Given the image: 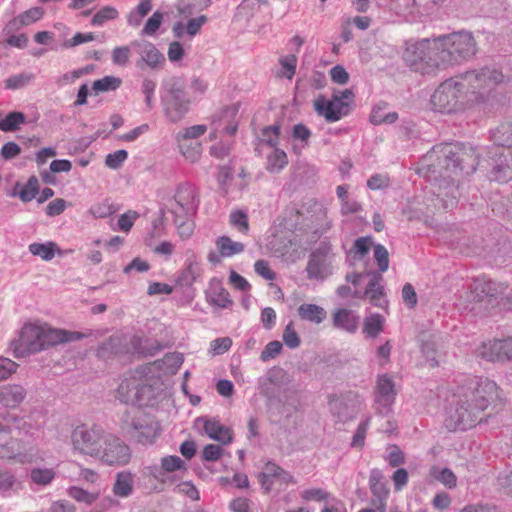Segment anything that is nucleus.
<instances>
[{"label":"nucleus","mask_w":512,"mask_h":512,"mask_svg":"<svg viewBox=\"0 0 512 512\" xmlns=\"http://www.w3.org/2000/svg\"><path fill=\"white\" fill-rule=\"evenodd\" d=\"M504 78L502 72L489 67L449 78L431 95V107L443 114L463 113L482 103Z\"/></svg>","instance_id":"nucleus-1"},{"label":"nucleus","mask_w":512,"mask_h":512,"mask_svg":"<svg viewBox=\"0 0 512 512\" xmlns=\"http://www.w3.org/2000/svg\"><path fill=\"white\" fill-rule=\"evenodd\" d=\"M505 400L496 382L487 378H469L448 399L445 425L449 430H467L487 416L499 412Z\"/></svg>","instance_id":"nucleus-2"},{"label":"nucleus","mask_w":512,"mask_h":512,"mask_svg":"<svg viewBox=\"0 0 512 512\" xmlns=\"http://www.w3.org/2000/svg\"><path fill=\"white\" fill-rule=\"evenodd\" d=\"M429 162L433 164V172L439 173L443 177L445 192H442V185L439 183L431 184L430 188L425 190L421 200L417 201L416 210L424 216L433 215L440 209H447L453 205V200H446L443 196L453 195L455 186L453 176L457 175L458 170L465 167L471 170L475 169L476 156L472 149H466L459 144H442L434 147L426 156Z\"/></svg>","instance_id":"nucleus-3"},{"label":"nucleus","mask_w":512,"mask_h":512,"mask_svg":"<svg viewBox=\"0 0 512 512\" xmlns=\"http://www.w3.org/2000/svg\"><path fill=\"white\" fill-rule=\"evenodd\" d=\"M437 42L434 39L409 40L405 43L402 58L414 72L434 75L442 70Z\"/></svg>","instance_id":"nucleus-4"},{"label":"nucleus","mask_w":512,"mask_h":512,"mask_svg":"<svg viewBox=\"0 0 512 512\" xmlns=\"http://www.w3.org/2000/svg\"><path fill=\"white\" fill-rule=\"evenodd\" d=\"M438 46L442 69L458 64L473 57L477 52V44L473 35L460 31L435 38Z\"/></svg>","instance_id":"nucleus-5"},{"label":"nucleus","mask_w":512,"mask_h":512,"mask_svg":"<svg viewBox=\"0 0 512 512\" xmlns=\"http://www.w3.org/2000/svg\"><path fill=\"white\" fill-rule=\"evenodd\" d=\"M106 432L103 427L96 424L77 425L70 435L73 451L95 459L101 448Z\"/></svg>","instance_id":"nucleus-6"},{"label":"nucleus","mask_w":512,"mask_h":512,"mask_svg":"<svg viewBox=\"0 0 512 512\" xmlns=\"http://www.w3.org/2000/svg\"><path fill=\"white\" fill-rule=\"evenodd\" d=\"M354 98L355 95L350 89L335 93L330 100L324 96H319L314 101V109L327 121L335 122L350 112Z\"/></svg>","instance_id":"nucleus-7"},{"label":"nucleus","mask_w":512,"mask_h":512,"mask_svg":"<svg viewBox=\"0 0 512 512\" xmlns=\"http://www.w3.org/2000/svg\"><path fill=\"white\" fill-rule=\"evenodd\" d=\"M131 457L130 447L118 436L107 431L95 459L107 466L120 467L127 465Z\"/></svg>","instance_id":"nucleus-8"},{"label":"nucleus","mask_w":512,"mask_h":512,"mask_svg":"<svg viewBox=\"0 0 512 512\" xmlns=\"http://www.w3.org/2000/svg\"><path fill=\"white\" fill-rule=\"evenodd\" d=\"M152 388L144 384L141 377L130 374L123 378L116 390V397L125 404L144 405L150 398Z\"/></svg>","instance_id":"nucleus-9"},{"label":"nucleus","mask_w":512,"mask_h":512,"mask_svg":"<svg viewBox=\"0 0 512 512\" xmlns=\"http://www.w3.org/2000/svg\"><path fill=\"white\" fill-rule=\"evenodd\" d=\"M163 103L165 114L171 122H178L184 117L190 102L186 99L182 83L173 80L166 84Z\"/></svg>","instance_id":"nucleus-10"},{"label":"nucleus","mask_w":512,"mask_h":512,"mask_svg":"<svg viewBox=\"0 0 512 512\" xmlns=\"http://www.w3.org/2000/svg\"><path fill=\"white\" fill-rule=\"evenodd\" d=\"M197 188L189 183H181L174 194L172 213L177 219H185L194 216L199 206Z\"/></svg>","instance_id":"nucleus-11"},{"label":"nucleus","mask_w":512,"mask_h":512,"mask_svg":"<svg viewBox=\"0 0 512 512\" xmlns=\"http://www.w3.org/2000/svg\"><path fill=\"white\" fill-rule=\"evenodd\" d=\"M42 326L25 324L19 338L12 343L15 357L23 358L41 351Z\"/></svg>","instance_id":"nucleus-12"},{"label":"nucleus","mask_w":512,"mask_h":512,"mask_svg":"<svg viewBox=\"0 0 512 512\" xmlns=\"http://www.w3.org/2000/svg\"><path fill=\"white\" fill-rule=\"evenodd\" d=\"M335 261L330 244H321L312 254L307 263L306 271L308 278L322 280L330 273Z\"/></svg>","instance_id":"nucleus-13"},{"label":"nucleus","mask_w":512,"mask_h":512,"mask_svg":"<svg viewBox=\"0 0 512 512\" xmlns=\"http://www.w3.org/2000/svg\"><path fill=\"white\" fill-rule=\"evenodd\" d=\"M478 355L490 362L512 361V338L484 342L479 348Z\"/></svg>","instance_id":"nucleus-14"},{"label":"nucleus","mask_w":512,"mask_h":512,"mask_svg":"<svg viewBox=\"0 0 512 512\" xmlns=\"http://www.w3.org/2000/svg\"><path fill=\"white\" fill-rule=\"evenodd\" d=\"M397 389L392 376L383 374L378 376L375 387V404L380 413L389 411L395 402Z\"/></svg>","instance_id":"nucleus-15"},{"label":"nucleus","mask_w":512,"mask_h":512,"mask_svg":"<svg viewBox=\"0 0 512 512\" xmlns=\"http://www.w3.org/2000/svg\"><path fill=\"white\" fill-rule=\"evenodd\" d=\"M492 159L491 179L499 183H507L512 179V150L501 149L495 152Z\"/></svg>","instance_id":"nucleus-16"},{"label":"nucleus","mask_w":512,"mask_h":512,"mask_svg":"<svg viewBox=\"0 0 512 512\" xmlns=\"http://www.w3.org/2000/svg\"><path fill=\"white\" fill-rule=\"evenodd\" d=\"M137 423H133V429L136 431L135 437L142 444L152 443L159 432V425L153 418L146 416L142 411H135Z\"/></svg>","instance_id":"nucleus-17"},{"label":"nucleus","mask_w":512,"mask_h":512,"mask_svg":"<svg viewBox=\"0 0 512 512\" xmlns=\"http://www.w3.org/2000/svg\"><path fill=\"white\" fill-rule=\"evenodd\" d=\"M203 424L205 434L222 445H228L233 441V431L223 425L217 418L202 417L197 420Z\"/></svg>","instance_id":"nucleus-18"},{"label":"nucleus","mask_w":512,"mask_h":512,"mask_svg":"<svg viewBox=\"0 0 512 512\" xmlns=\"http://www.w3.org/2000/svg\"><path fill=\"white\" fill-rule=\"evenodd\" d=\"M79 338H81V334L78 332H67L65 330L52 329L42 326L41 350Z\"/></svg>","instance_id":"nucleus-19"},{"label":"nucleus","mask_w":512,"mask_h":512,"mask_svg":"<svg viewBox=\"0 0 512 512\" xmlns=\"http://www.w3.org/2000/svg\"><path fill=\"white\" fill-rule=\"evenodd\" d=\"M19 446V441L15 439H10L5 444L0 445V458L14 460L22 464L32 463L35 454L31 450L20 452L18 451Z\"/></svg>","instance_id":"nucleus-20"},{"label":"nucleus","mask_w":512,"mask_h":512,"mask_svg":"<svg viewBox=\"0 0 512 512\" xmlns=\"http://www.w3.org/2000/svg\"><path fill=\"white\" fill-rule=\"evenodd\" d=\"M25 389L18 384H7L0 386V404L15 408L25 399Z\"/></svg>","instance_id":"nucleus-21"},{"label":"nucleus","mask_w":512,"mask_h":512,"mask_svg":"<svg viewBox=\"0 0 512 512\" xmlns=\"http://www.w3.org/2000/svg\"><path fill=\"white\" fill-rule=\"evenodd\" d=\"M370 276L371 279L366 287L365 295L369 297L373 304L382 306L381 300L385 297L383 276L379 272H372L370 273Z\"/></svg>","instance_id":"nucleus-22"},{"label":"nucleus","mask_w":512,"mask_h":512,"mask_svg":"<svg viewBox=\"0 0 512 512\" xmlns=\"http://www.w3.org/2000/svg\"><path fill=\"white\" fill-rule=\"evenodd\" d=\"M333 324L336 328L353 333L358 328L359 317L348 309H339L333 315Z\"/></svg>","instance_id":"nucleus-23"},{"label":"nucleus","mask_w":512,"mask_h":512,"mask_svg":"<svg viewBox=\"0 0 512 512\" xmlns=\"http://www.w3.org/2000/svg\"><path fill=\"white\" fill-rule=\"evenodd\" d=\"M298 315L302 320L315 324L322 323L327 316V312L321 306L316 304H302L298 307Z\"/></svg>","instance_id":"nucleus-24"},{"label":"nucleus","mask_w":512,"mask_h":512,"mask_svg":"<svg viewBox=\"0 0 512 512\" xmlns=\"http://www.w3.org/2000/svg\"><path fill=\"white\" fill-rule=\"evenodd\" d=\"M492 140L501 149L512 148V121L501 123L492 132Z\"/></svg>","instance_id":"nucleus-25"},{"label":"nucleus","mask_w":512,"mask_h":512,"mask_svg":"<svg viewBox=\"0 0 512 512\" xmlns=\"http://www.w3.org/2000/svg\"><path fill=\"white\" fill-rule=\"evenodd\" d=\"M216 247L221 257L229 258L244 251V244L233 241L229 236H220L216 240Z\"/></svg>","instance_id":"nucleus-26"},{"label":"nucleus","mask_w":512,"mask_h":512,"mask_svg":"<svg viewBox=\"0 0 512 512\" xmlns=\"http://www.w3.org/2000/svg\"><path fill=\"white\" fill-rule=\"evenodd\" d=\"M43 15V8L33 7L19 14L17 17L13 18L10 21V26L17 29L24 26H28L39 21L43 17Z\"/></svg>","instance_id":"nucleus-27"},{"label":"nucleus","mask_w":512,"mask_h":512,"mask_svg":"<svg viewBox=\"0 0 512 512\" xmlns=\"http://www.w3.org/2000/svg\"><path fill=\"white\" fill-rule=\"evenodd\" d=\"M139 53L142 60L152 68L157 67L164 61V56L149 42L139 44Z\"/></svg>","instance_id":"nucleus-28"},{"label":"nucleus","mask_w":512,"mask_h":512,"mask_svg":"<svg viewBox=\"0 0 512 512\" xmlns=\"http://www.w3.org/2000/svg\"><path fill=\"white\" fill-rule=\"evenodd\" d=\"M133 490V476L129 472H119L113 486V493L119 497H128Z\"/></svg>","instance_id":"nucleus-29"},{"label":"nucleus","mask_w":512,"mask_h":512,"mask_svg":"<svg viewBox=\"0 0 512 512\" xmlns=\"http://www.w3.org/2000/svg\"><path fill=\"white\" fill-rule=\"evenodd\" d=\"M372 247L374 248L372 237H359L354 241L350 249V254L352 255L353 259L362 260L369 253Z\"/></svg>","instance_id":"nucleus-30"},{"label":"nucleus","mask_w":512,"mask_h":512,"mask_svg":"<svg viewBox=\"0 0 512 512\" xmlns=\"http://www.w3.org/2000/svg\"><path fill=\"white\" fill-rule=\"evenodd\" d=\"M26 120L22 112H10L5 118H0V130L3 132H13L19 129Z\"/></svg>","instance_id":"nucleus-31"},{"label":"nucleus","mask_w":512,"mask_h":512,"mask_svg":"<svg viewBox=\"0 0 512 512\" xmlns=\"http://www.w3.org/2000/svg\"><path fill=\"white\" fill-rule=\"evenodd\" d=\"M288 164L286 153L273 147L272 152L267 156V170L270 172H279Z\"/></svg>","instance_id":"nucleus-32"},{"label":"nucleus","mask_w":512,"mask_h":512,"mask_svg":"<svg viewBox=\"0 0 512 512\" xmlns=\"http://www.w3.org/2000/svg\"><path fill=\"white\" fill-rule=\"evenodd\" d=\"M210 303L219 308H228L232 305L229 292L221 285H216L211 288Z\"/></svg>","instance_id":"nucleus-33"},{"label":"nucleus","mask_w":512,"mask_h":512,"mask_svg":"<svg viewBox=\"0 0 512 512\" xmlns=\"http://www.w3.org/2000/svg\"><path fill=\"white\" fill-rule=\"evenodd\" d=\"M119 210V206L112 203L109 199L95 203L89 209V213L95 218H106Z\"/></svg>","instance_id":"nucleus-34"},{"label":"nucleus","mask_w":512,"mask_h":512,"mask_svg":"<svg viewBox=\"0 0 512 512\" xmlns=\"http://www.w3.org/2000/svg\"><path fill=\"white\" fill-rule=\"evenodd\" d=\"M386 105H377L373 108L370 121L374 125H381L384 123H393L397 120L398 114L396 112H385Z\"/></svg>","instance_id":"nucleus-35"},{"label":"nucleus","mask_w":512,"mask_h":512,"mask_svg":"<svg viewBox=\"0 0 512 512\" xmlns=\"http://www.w3.org/2000/svg\"><path fill=\"white\" fill-rule=\"evenodd\" d=\"M238 110L239 108L237 104H233L229 107H226L222 111L221 118L218 120V122H221L222 120L230 119V121L227 122V124L223 128L224 131L229 135H234L237 132L238 123L235 119L238 114Z\"/></svg>","instance_id":"nucleus-36"},{"label":"nucleus","mask_w":512,"mask_h":512,"mask_svg":"<svg viewBox=\"0 0 512 512\" xmlns=\"http://www.w3.org/2000/svg\"><path fill=\"white\" fill-rule=\"evenodd\" d=\"M229 223L241 234L247 235L250 229L248 215L243 210H234L229 215Z\"/></svg>","instance_id":"nucleus-37"},{"label":"nucleus","mask_w":512,"mask_h":512,"mask_svg":"<svg viewBox=\"0 0 512 512\" xmlns=\"http://www.w3.org/2000/svg\"><path fill=\"white\" fill-rule=\"evenodd\" d=\"M297 61V57L294 54L280 57L279 64L281 66V71L279 76L291 80L296 73Z\"/></svg>","instance_id":"nucleus-38"},{"label":"nucleus","mask_w":512,"mask_h":512,"mask_svg":"<svg viewBox=\"0 0 512 512\" xmlns=\"http://www.w3.org/2000/svg\"><path fill=\"white\" fill-rule=\"evenodd\" d=\"M122 81L120 78L114 76H105L102 79L93 82L92 88L96 94L100 92L114 91L118 89Z\"/></svg>","instance_id":"nucleus-39"},{"label":"nucleus","mask_w":512,"mask_h":512,"mask_svg":"<svg viewBox=\"0 0 512 512\" xmlns=\"http://www.w3.org/2000/svg\"><path fill=\"white\" fill-rule=\"evenodd\" d=\"M210 0H181L178 10L181 14L191 15L209 7Z\"/></svg>","instance_id":"nucleus-40"},{"label":"nucleus","mask_w":512,"mask_h":512,"mask_svg":"<svg viewBox=\"0 0 512 512\" xmlns=\"http://www.w3.org/2000/svg\"><path fill=\"white\" fill-rule=\"evenodd\" d=\"M56 244L53 242H48L46 244L42 243H32L29 245V251L35 255L41 257L43 260H51L55 255Z\"/></svg>","instance_id":"nucleus-41"},{"label":"nucleus","mask_w":512,"mask_h":512,"mask_svg":"<svg viewBox=\"0 0 512 512\" xmlns=\"http://www.w3.org/2000/svg\"><path fill=\"white\" fill-rule=\"evenodd\" d=\"M68 495L74 500L85 503L87 505L94 503L99 497L98 493H92L77 486L70 487L68 490Z\"/></svg>","instance_id":"nucleus-42"},{"label":"nucleus","mask_w":512,"mask_h":512,"mask_svg":"<svg viewBox=\"0 0 512 512\" xmlns=\"http://www.w3.org/2000/svg\"><path fill=\"white\" fill-rule=\"evenodd\" d=\"M118 14L116 8L104 6L93 16L91 24L93 26H102L105 22L116 19Z\"/></svg>","instance_id":"nucleus-43"},{"label":"nucleus","mask_w":512,"mask_h":512,"mask_svg":"<svg viewBox=\"0 0 512 512\" xmlns=\"http://www.w3.org/2000/svg\"><path fill=\"white\" fill-rule=\"evenodd\" d=\"M384 318L375 314L366 318L364 322V332L370 337H376L383 329Z\"/></svg>","instance_id":"nucleus-44"},{"label":"nucleus","mask_w":512,"mask_h":512,"mask_svg":"<svg viewBox=\"0 0 512 512\" xmlns=\"http://www.w3.org/2000/svg\"><path fill=\"white\" fill-rule=\"evenodd\" d=\"M39 190V182L35 176H31L18 195L23 202H29L35 198Z\"/></svg>","instance_id":"nucleus-45"},{"label":"nucleus","mask_w":512,"mask_h":512,"mask_svg":"<svg viewBox=\"0 0 512 512\" xmlns=\"http://www.w3.org/2000/svg\"><path fill=\"white\" fill-rule=\"evenodd\" d=\"M301 497L306 501L323 502L325 504L333 496L321 488H311L303 491Z\"/></svg>","instance_id":"nucleus-46"},{"label":"nucleus","mask_w":512,"mask_h":512,"mask_svg":"<svg viewBox=\"0 0 512 512\" xmlns=\"http://www.w3.org/2000/svg\"><path fill=\"white\" fill-rule=\"evenodd\" d=\"M374 258L380 272H386L389 268V252L381 244L374 245Z\"/></svg>","instance_id":"nucleus-47"},{"label":"nucleus","mask_w":512,"mask_h":512,"mask_svg":"<svg viewBox=\"0 0 512 512\" xmlns=\"http://www.w3.org/2000/svg\"><path fill=\"white\" fill-rule=\"evenodd\" d=\"M264 474L269 477L277 478L284 483L292 481V476L274 463L266 464Z\"/></svg>","instance_id":"nucleus-48"},{"label":"nucleus","mask_w":512,"mask_h":512,"mask_svg":"<svg viewBox=\"0 0 512 512\" xmlns=\"http://www.w3.org/2000/svg\"><path fill=\"white\" fill-rule=\"evenodd\" d=\"M96 36L93 32L81 33L77 32L72 38L67 39L63 43L64 48H74L81 44L95 40Z\"/></svg>","instance_id":"nucleus-49"},{"label":"nucleus","mask_w":512,"mask_h":512,"mask_svg":"<svg viewBox=\"0 0 512 512\" xmlns=\"http://www.w3.org/2000/svg\"><path fill=\"white\" fill-rule=\"evenodd\" d=\"M139 214L134 210H128L121 214L118 219V227L123 232H129L133 227L135 221L138 219Z\"/></svg>","instance_id":"nucleus-50"},{"label":"nucleus","mask_w":512,"mask_h":512,"mask_svg":"<svg viewBox=\"0 0 512 512\" xmlns=\"http://www.w3.org/2000/svg\"><path fill=\"white\" fill-rule=\"evenodd\" d=\"M282 339H283L284 344L291 349H295L300 345V338H299L292 322H290L285 327Z\"/></svg>","instance_id":"nucleus-51"},{"label":"nucleus","mask_w":512,"mask_h":512,"mask_svg":"<svg viewBox=\"0 0 512 512\" xmlns=\"http://www.w3.org/2000/svg\"><path fill=\"white\" fill-rule=\"evenodd\" d=\"M161 467L166 472H174L185 469V463L180 457L171 455L161 459Z\"/></svg>","instance_id":"nucleus-52"},{"label":"nucleus","mask_w":512,"mask_h":512,"mask_svg":"<svg viewBox=\"0 0 512 512\" xmlns=\"http://www.w3.org/2000/svg\"><path fill=\"white\" fill-rule=\"evenodd\" d=\"M55 474L52 469H33L31 471V479L34 483L40 484V485H47L49 484Z\"/></svg>","instance_id":"nucleus-53"},{"label":"nucleus","mask_w":512,"mask_h":512,"mask_svg":"<svg viewBox=\"0 0 512 512\" xmlns=\"http://www.w3.org/2000/svg\"><path fill=\"white\" fill-rule=\"evenodd\" d=\"M422 353L426 358V365L430 368L437 367L439 361L436 359L437 349L434 342H426L422 346Z\"/></svg>","instance_id":"nucleus-54"},{"label":"nucleus","mask_w":512,"mask_h":512,"mask_svg":"<svg viewBox=\"0 0 512 512\" xmlns=\"http://www.w3.org/2000/svg\"><path fill=\"white\" fill-rule=\"evenodd\" d=\"M254 270L256 274L268 281L276 279V273L270 268V265L266 260H257L254 264Z\"/></svg>","instance_id":"nucleus-55"},{"label":"nucleus","mask_w":512,"mask_h":512,"mask_svg":"<svg viewBox=\"0 0 512 512\" xmlns=\"http://www.w3.org/2000/svg\"><path fill=\"white\" fill-rule=\"evenodd\" d=\"M207 131V127L205 125H194L186 128L183 132L178 134V141H186L189 139H196L199 136L203 135Z\"/></svg>","instance_id":"nucleus-56"},{"label":"nucleus","mask_w":512,"mask_h":512,"mask_svg":"<svg viewBox=\"0 0 512 512\" xmlns=\"http://www.w3.org/2000/svg\"><path fill=\"white\" fill-rule=\"evenodd\" d=\"M290 244V240H284L278 244V236L273 235L268 242V248L274 255L283 256L288 252Z\"/></svg>","instance_id":"nucleus-57"},{"label":"nucleus","mask_w":512,"mask_h":512,"mask_svg":"<svg viewBox=\"0 0 512 512\" xmlns=\"http://www.w3.org/2000/svg\"><path fill=\"white\" fill-rule=\"evenodd\" d=\"M130 49L128 46L115 47L112 51V61L115 65L124 66L129 62Z\"/></svg>","instance_id":"nucleus-58"},{"label":"nucleus","mask_w":512,"mask_h":512,"mask_svg":"<svg viewBox=\"0 0 512 512\" xmlns=\"http://www.w3.org/2000/svg\"><path fill=\"white\" fill-rule=\"evenodd\" d=\"M128 156L127 151L117 150L114 153H110L105 158V164L112 169L119 168Z\"/></svg>","instance_id":"nucleus-59"},{"label":"nucleus","mask_w":512,"mask_h":512,"mask_svg":"<svg viewBox=\"0 0 512 512\" xmlns=\"http://www.w3.org/2000/svg\"><path fill=\"white\" fill-rule=\"evenodd\" d=\"M389 183H390V179L387 174L378 173V174L372 175L368 179L367 186L371 190H379V189L388 187Z\"/></svg>","instance_id":"nucleus-60"},{"label":"nucleus","mask_w":512,"mask_h":512,"mask_svg":"<svg viewBox=\"0 0 512 512\" xmlns=\"http://www.w3.org/2000/svg\"><path fill=\"white\" fill-rule=\"evenodd\" d=\"M18 364L11 359L0 357V381L9 378L16 372Z\"/></svg>","instance_id":"nucleus-61"},{"label":"nucleus","mask_w":512,"mask_h":512,"mask_svg":"<svg viewBox=\"0 0 512 512\" xmlns=\"http://www.w3.org/2000/svg\"><path fill=\"white\" fill-rule=\"evenodd\" d=\"M281 350H282L281 342H279L277 340L271 341L262 350L260 358L262 361H267L269 359L275 358L277 355L280 354Z\"/></svg>","instance_id":"nucleus-62"},{"label":"nucleus","mask_w":512,"mask_h":512,"mask_svg":"<svg viewBox=\"0 0 512 512\" xmlns=\"http://www.w3.org/2000/svg\"><path fill=\"white\" fill-rule=\"evenodd\" d=\"M223 455V449L216 444H207L202 451V457L206 461H217Z\"/></svg>","instance_id":"nucleus-63"},{"label":"nucleus","mask_w":512,"mask_h":512,"mask_svg":"<svg viewBox=\"0 0 512 512\" xmlns=\"http://www.w3.org/2000/svg\"><path fill=\"white\" fill-rule=\"evenodd\" d=\"M321 512H347L345 504L335 497L326 501L321 509Z\"/></svg>","instance_id":"nucleus-64"}]
</instances>
